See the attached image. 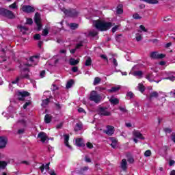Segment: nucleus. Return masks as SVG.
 <instances>
[{"instance_id": "25", "label": "nucleus", "mask_w": 175, "mask_h": 175, "mask_svg": "<svg viewBox=\"0 0 175 175\" xmlns=\"http://www.w3.org/2000/svg\"><path fill=\"white\" fill-rule=\"evenodd\" d=\"M137 88L139 90V91H140V92H142V94H143L146 90V88H144V85H143V83H139L138 84Z\"/></svg>"}, {"instance_id": "51", "label": "nucleus", "mask_w": 175, "mask_h": 175, "mask_svg": "<svg viewBox=\"0 0 175 175\" xmlns=\"http://www.w3.org/2000/svg\"><path fill=\"white\" fill-rule=\"evenodd\" d=\"M126 96H129V98H133V93L132 92H129L126 94Z\"/></svg>"}, {"instance_id": "56", "label": "nucleus", "mask_w": 175, "mask_h": 175, "mask_svg": "<svg viewBox=\"0 0 175 175\" xmlns=\"http://www.w3.org/2000/svg\"><path fill=\"white\" fill-rule=\"evenodd\" d=\"M45 75H46V71H44V70H42V71L40 72V77H42V78L44 77Z\"/></svg>"}, {"instance_id": "53", "label": "nucleus", "mask_w": 175, "mask_h": 175, "mask_svg": "<svg viewBox=\"0 0 175 175\" xmlns=\"http://www.w3.org/2000/svg\"><path fill=\"white\" fill-rule=\"evenodd\" d=\"M77 70H79V67L77 66H74L72 68V71L74 72V73H75L76 72H77Z\"/></svg>"}, {"instance_id": "15", "label": "nucleus", "mask_w": 175, "mask_h": 175, "mask_svg": "<svg viewBox=\"0 0 175 175\" xmlns=\"http://www.w3.org/2000/svg\"><path fill=\"white\" fill-rule=\"evenodd\" d=\"M75 144L77 147H84V141L82 138H77L75 141Z\"/></svg>"}, {"instance_id": "5", "label": "nucleus", "mask_w": 175, "mask_h": 175, "mask_svg": "<svg viewBox=\"0 0 175 175\" xmlns=\"http://www.w3.org/2000/svg\"><path fill=\"white\" fill-rule=\"evenodd\" d=\"M39 62V56H33L29 58L28 64H26L27 66H33L38 64Z\"/></svg>"}, {"instance_id": "47", "label": "nucleus", "mask_w": 175, "mask_h": 175, "mask_svg": "<svg viewBox=\"0 0 175 175\" xmlns=\"http://www.w3.org/2000/svg\"><path fill=\"white\" fill-rule=\"evenodd\" d=\"M112 62L115 67L118 66V62H117V59L116 58L112 59Z\"/></svg>"}, {"instance_id": "31", "label": "nucleus", "mask_w": 175, "mask_h": 175, "mask_svg": "<svg viewBox=\"0 0 175 175\" xmlns=\"http://www.w3.org/2000/svg\"><path fill=\"white\" fill-rule=\"evenodd\" d=\"M69 27L70 29H77V28H79V25L77 23H70Z\"/></svg>"}, {"instance_id": "3", "label": "nucleus", "mask_w": 175, "mask_h": 175, "mask_svg": "<svg viewBox=\"0 0 175 175\" xmlns=\"http://www.w3.org/2000/svg\"><path fill=\"white\" fill-rule=\"evenodd\" d=\"M60 10L68 17H77L79 16V12L75 9L66 10L64 8L60 7Z\"/></svg>"}, {"instance_id": "6", "label": "nucleus", "mask_w": 175, "mask_h": 175, "mask_svg": "<svg viewBox=\"0 0 175 175\" xmlns=\"http://www.w3.org/2000/svg\"><path fill=\"white\" fill-rule=\"evenodd\" d=\"M34 21L38 27V31H40V29H42V23L40 22V14L38 12L36 13L34 16Z\"/></svg>"}, {"instance_id": "22", "label": "nucleus", "mask_w": 175, "mask_h": 175, "mask_svg": "<svg viewBox=\"0 0 175 175\" xmlns=\"http://www.w3.org/2000/svg\"><path fill=\"white\" fill-rule=\"evenodd\" d=\"M64 144L66 146V147L70 148V146L69 145V135H64Z\"/></svg>"}, {"instance_id": "50", "label": "nucleus", "mask_w": 175, "mask_h": 175, "mask_svg": "<svg viewBox=\"0 0 175 175\" xmlns=\"http://www.w3.org/2000/svg\"><path fill=\"white\" fill-rule=\"evenodd\" d=\"M96 90L97 91H105V90H106V88H102L100 86H98V87L96 88Z\"/></svg>"}, {"instance_id": "58", "label": "nucleus", "mask_w": 175, "mask_h": 175, "mask_svg": "<svg viewBox=\"0 0 175 175\" xmlns=\"http://www.w3.org/2000/svg\"><path fill=\"white\" fill-rule=\"evenodd\" d=\"M164 131L166 133H170L172 132V129H169V128H165L164 129Z\"/></svg>"}, {"instance_id": "59", "label": "nucleus", "mask_w": 175, "mask_h": 175, "mask_svg": "<svg viewBox=\"0 0 175 175\" xmlns=\"http://www.w3.org/2000/svg\"><path fill=\"white\" fill-rule=\"evenodd\" d=\"M119 109L120 111H122L123 113H126V109L122 107H120Z\"/></svg>"}, {"instance_id": "9", "label": "nucleus", "mask_w": 175, "mask_h": 175, "mask_svg": "<svg viewBox=\"0 0 175 175\" xmlns=\"http://www.w3.org/2000/svg\"><path fill=\"white\" fill-rule=\"evenodd\" d=\"M38 137L41 140L42 143H45L46 140L47 142H49V137H47V135L46 134V133L40 132L38 135Z\"/></svg>"}, {"instance_id": "4", "label": "nucleus", "mask_w": 175, "mask_h": 175, "mask_svg": "<svg viewBox=\"0 0 175 175\" xmlns=\"http://www.w3.org/2000/svg\"><path fill=\"white\" fill-rule=\"evenodd\" d=\"M29 75H28V74H25V75L21 74V76L18 77L15 81H13L12 83H10L9 85L10 90H11V91H13V89L12 88V84H17V83L20 81L21 79H29Z\"/></svg>"}, {"instance_id": "46", "label": "nucleus", "mask_w": 175, "mask_h": 175, "mask_svg": "<svg viewBox=\"0 0 175 175\" xmlns=\"http://www.w3.org/2000/svg\"><path fill=\"white\" fill-rule=\"evenodd\" d=\"M146 79L150 82L154 81V79H152V75H147Z\"/></svg>"}, {"instance_id": "57", "label": "nucleus", "mask_w": 175, "mask_h": 175, "mask_svg": "<svg viewBox=\"0 0 175 175\" xmlns=\"http://www.w3.org/2000/svg\"><path fill=\"white\" fill-rule=\"evenodd\" d=\"M162 58H165V55H163V54H162V53L158 54V57H157V59H162Z\"/></svg>"}, {"instance_id": "64", "label": "nucleus", "mask_w": 175, "mask_h": 175, "mask_svg": "<svg viewBox=\"0 0 175 175\" xmlns=\"http://www.w3.org/2000/svg\"><path fill=\"white\" fill-rule=\"evenodd\" d=\"M49 173L50 174V175H57V174H55V172H54V170H50L49 171Z\"/></svg>"}, {"instance_id": "17", "label": "nucleus", "mask_w": 175, "mask_h": 175, "mask_svg": "<svg viewBox=\"0 0 175 175\" xmlns=\"http://www.w3.org/2000/svg\"><path fill=\"white\" fill-rule=\"evenodd\" d=\"M50 163H48L47 164H46L45 165H42L40 169L41 170V172L42 173H44V174H46V172H44V169L46 170V172H47V170H49L50 169Z\"/></svg>"}, {"instance_id": "35", "label": "nucleus", "mask_w": 175, "mask_h": 175, "mask_svg": "<svg viewBox=\"0 0 175 175\" xmlns=\"http://www.w3.org/2000/svg\"><path fill=\"white\" fill-rule=\"evenodd\" d=\"M74 81L73 80H70L69 81L67 82V84H66V88L67 89H69V88H72V85H73L74 84Z\"/></svg>"}, {"instance_id": "34", "label": "nucleus", "mask_w": 175, "mask_h": 175, "mask_svg": "<svg viewBox=\"0 0 175 175\" xmlns=\"http://www.w3.org/2000/svg\"><path fill=\"white\" fill-rule=\"evenodd\" d=\"M10 9H18V6L17 5V2H14L12 4L9 5Z\"/></svg>"}, {"instance_id": "49", "label": "nucleus", "mask_w": 175, "mask_h": 175, "mask_svg": "<svg viewBox=\"0 0 175 175\" xmlns=\"http://www.w3.org/2000/svg\"><path fill=\"white\" fill-rule=\"evenodd\" d=\"M86 146L88 147V148H94V145H92V144L91 142H88L86 144Z\"/></svg>"}, {"instance_id": "27", "label": "nucleus", "mask_w": 175, "mask_h": 175, "mask_svg": "<svg viewBox=\"0 0 175 175\" xmlns=\"http://www.w3.org/2000/svg\"><path fill=\"white\" fill-rule=\"evenodd\" d=\"M133 76H136L137 77H142L143 72L140 70L135 71L133 72Z\"/></svg>"}, {"instance_id": "36", "label": "nucleus", "mask_w": 175, "mask_h": 175, "mask_svg": "<svg viewBox=\"0 0 175 175\" xmlns=\"http://www.w3.org/2000/svg\"><path fill=\"white\" fill-rule=\"evenodd\" d=\"M135 39L137 42H140L143 39V37L140 35V33H136Z\"/></svg>"}, {"instance_id": "45", "label": "nucleus", "mask_w": 175, "mask_h": 175, "mask_svg": "<svg viewBox=\"0 0 175 175\" xmlns=\"http://www.w3.org/2000/svg\"><path fill=\"white\" fill-rule=\"evenodd\" d=\"M49 35V30L47 29H44L42 31V36H47Z\"/></svg>"}, {"instance_id": "14", "label": "nucleus", "mask_w": 175, "mask_h": 175, "mask_svg": "<svg viewBox=\"0 0 175 175\" xmlns=\"http://www.w3.org/2000/svg\"><path fill=\"white\" fill-rule=\"evenodd\" d=\"M107 135L111 136L114 133V127L113 126H107V131H105Z\"/></svg>"}, {"instance_id": "24", "label": "nucleus", "mask_w": 175, "mask_h": 175, "mask_svg": "<svg viewBox=\"0 0 175 175\" xmlns=\"http://www.w3.org/2000/svg\"><path fill=\"white\" fill-rule=\"evenodd\" d=\"M121 88V87L120 85L116 86V87H113L111 89L108 90V92H117V91H118Z\"/></svg>"}, {"instance_id": "7", "label": "nucleus", "mask_w": 175, "mask_h": 175, "mask_svg": "<svg viewBox=\"0 0 175 175\" xmlns=\"http://www.w3.org/2000/svg\"><path fill=\"white\" fill-rule=\"evenodd\" d=\"M21 9L25 13H33V12H35V8L31 5H22Z\"/></svg>"}, {"instance_id": "30", "label": "nucleus", "mask_w": 175, "mask_h": 175, "mask_svg": "<svg viewBox=\"0 0 175 175\" xmlns=\"http://www.w3.org/2000/svg\"><path fill=\"white\" fill-rule=\"evenodd\" d=\"M92 64V60L91 59V57H88L86 61L85 62V66H91V64Z\"/></svg>"}, {"instance_id": "2", "label": "nucleus", "mask_w": 175, "mask_h": 175, "mask_svg": "<svg viewBox=\"0 0 175 175\" xmlns=\"http://www.w3.org/2000/svg\"><path fill=\"white\" fill-rule=\"evenodd\" d=\"M89 99L92 102H94V103H99V102L102 100V96H100V94H98L96 91L93 90L90 93Z\"/></svg>"}, {"instance_id": "33", "label": "nucleus", "mask_w": 175, "mask_h": 175, "mask_svg": "<svg viewBox=\"0 0 175 175\" xmlns=\"http://www.w3.org/2000/svg\"><path fill=\"white\" fill-rule=\"evenodd\" d=\"M88 169H90L88 166H85V167L81 168V170L79 171V174H83V173L85 172H87L88 170Z\"/></svg>"}, {"instance_id": "11", "label": "nucleus", "mask_w": 175, "mask_h": 175, "mask_svg": "<svg viewBox=\"0 0 175 175\" xmlns=\"http://www.w3.org/2000/svg\"><path fill=\"white\" fill-rule=\"evenodd\" d=\"M109 142L111 143L110 145L112 147V148H117L118 141L116 138L110 137L109 139Z\"/></svg>"}, {"instance_id": "19", "label": "nucleus", "mask_w": 175, "mask_h": 175, "mask_svg": "<svg viewBox=\"0 0 175 175\" xmlns=\"http://www.w3.org/2000/svg\"><path fill=\"white\" fill-rule=\"evenodd\" d=\"M133 135L135 137H137L138 139H141L142 140H144V137L143 135L139 131H134Z\"/></svg>"}, {"instance_id": "16", "label": "nucleus", "mask_w": 175, "mask_h": 175, "mask_svg": "<svg viewBox=\"0 0 175 175\" xmlns=\"http://www.w3.org/2000/svg\"><path fill=\"white\" fill-rule=\"evenodd\" d=\"M120 166H121V169H122V170L125 171L126 170V169H128V162L126 161V159H123L122 160V162L120 163Z\"/></svg>"}, {"instance_id": "23", "label": "nucleus", "mask_w": 175, "mask_h": 175, "mask_svg": "<svg viewBox=\"0 0 175 175\" xmlns=\"http://www.w3.org/2000/svg\"><path fill=\"white\" fill-rule=\"evenodd\" d=\"M49 103H50V98H47L45 100H42L41 105L42 107H47Z\"/></svg>"}, {"instance_id": "21", "label": "nucleus", "mask_w": 175, "mask_h": 175, "mask_svg": "<svg viewBox=\"0 0 175 175\" xmlns=\"http://www.w3.org/2000/svg\"><path fill=\"white\" fill-rule=\"evenodd\" d=\"M18 125H21V126H27V120L23 118L18 121Z\"/></svg>"}, {"instance_id": "48", "label": "nucleus", "mask_w": 175, "mask_h": 175, "mask_svg": "<svg viewBox=\"0 0 175 175\" xmlns=\"http://www.w3.org/2000/svg\"><path fill=\"white\" fill-rule=\"evenodd\" d=\"M31 103V101L26 102L23 105V109H27V107H28V106H29Z\"/></svg>"}, {"instance_id": "39", "label": "nucleus", "mask_w": 175, "mask_h": 175, "mask_svg": "<svg viewBox=\"0 0 175 175\" xmlns=\"http://www.w3.org/2000/svg\"><path fill=\"white\" fill-rule=\"evenodd\" d=\"M18 28L23 33L25 32V31H28V28L25 26H18Z\"/></svg>"}, {"instance_id": "18", "label": "nucleus", "mask_w": 175, "mask_h": 175, "mask_svg": "<svg viewBox=\"0 0 175 175\" xmlns=\"http://www.w3.org/2000/svg\"><path fill=\"white\" fill-rule=\"evenodd\" d=\"M80 62V59H75V58H70L69 60V64L72 66H75V65H77Z\"/></svg>"}, {"instance_id": "42", "label": "nucleus", "mask_w": 175, "mask_h": 175, "mask_svg": "<svg viewBox=\"0 0 175 175\" xmlns=\"http://www.w3.org/2000/svg\"><path fill=\"white\" fill-rule=\"evenodd\" d=\"M144 157H151V150H148L144 152Z\"/></svg>"}, {"instance_id": "8", "label": "nucleus", "mask_w": 175, "mask_h": 175, "mask_svg": "<svg viewBox=\"0 0 175 175\" xmlns=\"http://www.w3.org/2000/svg\"><path fill=\"white\" fill-rule=\"evenodd\" d=\"M29 96V93L28 92L22 91V92H17L18 99L19 100H24V98L25 96Z\"/></svg>"}, {"instance_id": "37", "label": "nucleus", "mask_w": 175, "mask_h": 175, "mask_svg": "<svg viewBox=\"0 0 175 175\" xmlns=\"http://www.w3.org/2000/svg\"><path fill=\"white\" fill-rule=\"evenodd\" d=\"M151 58H154V59H158V53L157 52H152L150 53Z\"/></svg>"}, {"instance_id": "29", "label": "nucleus", "mask_w": 175, "mask_h": 175, "mask_svg": "<svg viewBox=\"0 0 175 175\" xmlns=\"http://www.w3.org/2000/svg\"><path fill=\"white\" fill-rule=\"evenodd\" d=\"M102 79H100V77H95L93 82V85H98V84H99V83H100Z\"/></svg>"}, {"instance_id": "1", "label": "nucleus", "mask_w": 175, "mask_h": 175, "mask_svg": "<svg viewBox=\"0 0 175 175\" xmlns=\"http://www.w3.org/2000/svg\"><path fill=\"white\" fill-rule=\"evenodd\" d=\"M93 25H94L95 28L98 31H107L110 29L113 25L110 22H106L104 21L97 20L93 22Z\"/></svg>"}, {"instance_id": "55", "label": "nucleus", "mask_w": 175, "mask_h": 175, "mask_svg": "<svg viewBox=\"0 0 175 175\" xmlns=\"http://www.w3.org/2000/svg\"><path fill=\"white\" fill-rule=\"evenodd\" d=\"M140 29H142V31H143L144 32H147V29H146V27L144 25H140L139 26Z\"/></svg>"}, {"instance_id": "26", "label": "nucleus", "mask_w": 175, "mask_h": 175, "mask_svg": "<svg viewBox=\"0 0 175 175\" xmlns=\"http://www.w3.org/2000/svg\"><path fill=\"white\" fill-rule=\"evenodd\" d=\"M109 102L112 105H118V103H120V100L118 98H113V97L109 99Z\"/></svg>"}, {"instance_id": "40", "label": "nucleus", "mask_w": 175, "mask_h": 175, "mask_svg": "<svg viewBox=\"0 0 175 175\" xmlns=\"http://www.w3.org/2000/svg\"><path fill=\"white\" fill-rule=\"evenodd\" d=\"M96 35H98V32H96V31H95V30H93V31H91L89 32L90 36L94 37V36H96Z\"/></svg>"}, {"instance_id": "43", "label": "nucleus", "mask_w": 175, "mask_h": 175, "mask_svg": "<svg viewBox=\"0 0 175 175\" xmlns=\"http://www.w3.org/2000/svg\"><path fill=\"white\" fill-rule=\"evenodd\" d=\"M55 105L57 110H61V109H62V105L59 104V103H55Z\"/></svg>"}, {"instance_id": "28", "label": "nucleus", "mask_w": 175, "mask_h": 175, "mask_svg": "<svg viewBox=\"0 0 175 175\" xmlns=\"http://www.w3.org/2000/svg\"><path fill=\"white\" fill-rule=\"evenodd\" d=\"M44 121L46 124H50L51 122V116L49 114L45 115Z\"/></svg>"}, {"instance_id": "38", "label": "nucleus", "mask_w": 175, "mask_h": 175, "mask_svg": "<svg viewBox=\"0 0 175 175\" xmlns=\"http://www.w3.org/2000/svg\"><path fill=\"white\" fill-rule=\"evenodd\" d=\"M159 94L157 92H152L150 94V98H158Z\"/></svg>"}, {"instance_id": "52", "label": "nucleus", "mask_w": 175, "mask_h": 175, "mask_svg": "<svg viewBox=\"0 0 175 175\" xmlns=\"http://www.w3.org/2000/svg\"><path fill=\"white\" fill-rule=\"evenodd\" d=\"M32 23H33V21H32V19H31V18L27 19L26 24H29V25H31L32 24Z\"/></svg>"}, {"instance_id": "10", "label": "nucleus", "mask_w": 175, "mask_h": 175, "mask_svg": "<svg viewBox=\"0 0 175 175\" xmlns=\"http://www.w3.org/2000/svg\"><path fill=\"white\" fill-rule=\"evenodd\" d=\"M99 116H110V111L107 109V108L100 107L98 109Z\"/></svg>"}, {"instance_id": "44", "label": "nucleus", "mask_w": 175, "mask_h": 175, "mask_svg": "<svg viewBox=\"0 0 175 175\" xmlns=\"http://www.w3.org/2000/svg\"><path fill=\"white\" fill-rule=\"evenodd\" d=\"M117 13L118 14H122V13H124V10H122V8H121V7L117 8Z\"/></svg>"}, {"instance_id": "62", "label": "nucleus", "mask_w": 175, "mask_h": 175, "mask_svg": "<svg viewBox=\"0 0 175 175\" xmlns=\"http://www.w3.org/2000/svg\"><path fill=\"white\" fill-rule=\"evenodd\" d=\"M128 162L129 163H133V162H135V160L133 159V158L131 157L128 159Z\"/></svg>"}, {"instance_id": "13", "label": "nucleus", "mask_w": 175, "mask_h": 175, "mask_svg": "<svg viewBox=\"0 0 175 175\" xmlns=\"http://www.w3.org/2000/svg\"><path fill=\"white\" fill-rule=\"evenodd\" d=\"M8 139L5 137H0V148H5Z\"/></svg>"}, {"instance_id": "60", "label": "nucleus", "mask_w": 175, "mask_h": 175, "mask_svg": "<svg viewBox=\"0 0 175 175\" xmlns=\"http://www.w3.org/2000/svg\"><path fill=\"white\" fill-rule=\"evenodd\" d=\"M34 39H35L36 40H39V39H40V34H36V35L34 36Z\"/></svg>"}, {"instance_id": "54", "label": "nucleus", "mask_w": 175, "mask_h": 175, "mask_svg": "<svg viewBox=\"0 0 175 175\" xmlns=\"http://www.w3.org/2000/svg\"><path fill=\"white\" fill-rule=\"evenodd\" d=\"M59 54H64V55H66V49H60Z\"/></svg>"}, {"instance_id": "20", "label": "nucleus", "mask_w": 175, "mask_h": 175, "mask_svg": "<svg viewBox=\"0 0 175 175\" xmlns=\"http://www.w3.org/2000/svg\"><path fill=\"white\" fill-rule=\"evenodd\" d=\"M81 129H83V123H81V122H79L77 123L75 131L77 132V131H81Z\"/></svg>"}, {"instance_id": "63", "label": "nucleus", "mask_w": 175, "mask_h": 175, "mask_svg": "<svg viewBox=\"0 0 175 175\" xmlns=\"http://www.w3.org/2000/svg\"><path fill=\"white\" fill-rule=\"evenodd\" d=\"M117 29H118V25H116L112 28V32H113V33L116 32V31H117Z\"/></svg>"}, {"instance_id": "61", "label": "nucleus", "mask_w": 175, "mask_h": 175, "mask_svg": "<svg viewBox=\"0 0 175 175\" xmlns=\"http://www.w3.org/2000/svg\"><path fill=\"white\" fill-rule=\"evenodd\" d=\"M85 162H88V163H91V159L88 157H85Z\"/></svg>"}, {"instance_id": "32", "label": "nucleus", "mask_w": 175, "mask_h": 175, "mask_svg": "<svg viewBox=\"0 0 175 175\" xmlns=\"http://www.w3.org/2000/svg\"><path fill=\"white\" fill-rule=\"evenodd\" d=\"M8 166V163L6 161H0V170L5 169Z\"/></svg>"}, {"instance_id": "12", "label": "nucleus", "mask_w": 175, "mask_h": 175, "mask_svg": "<svg viewBox=\"0 0 175 175\" xmlns=\"http://www.w3.org/2000/svg\"><path fill=\"white\" fill-rule=\"evenodd\" d=\"M3 15L5 16V17H8V18H14V14H13V12L6 9L4 10Z\"/></svg>"}, {"instance_id": "41", "label": "nucleus", "mask_w": 175, "mask_h": 175, "mask_svg": "<svg viewBox=\"0 0 175 175\" xmlns=\"http://www.w3.org/2000/svg\"><path fill=\"white\" fill-rule=\"evenodd\" d=\"M133 18H135V20H140L142 18V16H140L139 14H134L133 15Z\"/></svg>"}]
</instances>
